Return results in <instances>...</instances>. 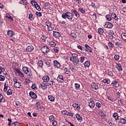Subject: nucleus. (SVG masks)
Returning a JSON list of instances; mask_svg holds the SVG:
<instances>
[{
	"mask_svg": "<svg viewBox=\"0 0 126 126\" xmlns=\"http://www.w3.org/2000/svg\"><path fill=\"white\" fill-rule=\"evenodd\" d=\"M48 98L51 102H54V101H55V97L52 95H48Z\"/></svg>",
	"mask_w": 126,
	"mask_h": 126,
	"instance_id": "29",
	"label": "nucleus"
},
{
	"mask_svg": "<svg viewBox=\"0 0 126 126\" xmlns=\"http://www.w3.org/2000/svg\"><path fill=\"white\" fill-rule=\"evenodd\" d=\"M89 106L91 108H94L95 107V103H94V101L93 100H90V102L89 103Z\"/></svg>",
	"mask_w": 126,
	"mask_h": 126,
	"instance_id": "18",
	"label": "nucleus"
},
{
	"mask_svg": "<svg viewBox=\"0 0 126 126\" xmlns=\"http://www.w3.org/2000/svg\"><path fill=\"white\" fill-rule=\"evenodd\" d=\"M111 84L115 87H119V86L120 85V84L116 80L113 81Z\"/></svg>",
	"mask_w": 126,
	"mask_h": 126,
	"instance_id": "19",
	"label": "nucleus"
},
{
	"mask_svg": "<svg viewBox=\"0 0 126 126\" xmlns=\"http://www.w3.org/2000/svg\"><path fill=\"white\" fill-rule=\"evenodd\" d=\"M49 45H50V47H55L56 46V43L54 41H50L49 43Z\"/></svg>",
	"mask_w": 126,
	"mask_h": 126,
	"instance_id": "40",
	"label": "nucleus"
},
{
	"mask_svg": "<svg viewBox=\"0 0 126 126\" xmlns=\"http://www.w3.org/2000/svg\"><path fill=\"white\" fill-rule=\"evenodd\" d=\"M12 90L11 89H9L6 93L7 95H12Z\"/></svg>",
	"mask_w": 126,
	"mask_h": 126,
	"instance_id": "35",
	"label": "nucleus"
},
{
	"mask_svg": "<svg viewBox=\"0 0 126 126\" xmlns=\"http://www.w3.org/2000/svg\"><path fill=\"white\" fill-rule=\"evenodd\" d=\"M57 80L59 83H62L63 82V76L62 75H59L57 77Z\"/></svg>",
	"mask_w": 126,
	"mask_h": 126,
	"instance_id": "6",
	"label": "nucleus"
},
{
	"mask_svg": "<svg viewBox=\"0 0 126 126\" xmlns=\"http://www.w3.org/2000/svg\"><path fill=\"white\" fill-rule=\"evenodd\" d=\"M77 48L78 49H79V50H81V51H83V49H84V48L80 45H78L77 46Z\"/></svg>",
	"mask_w": 126,
	"mask_h": 126,
	"instance_id": "63",
	"label": "nucleus"
},
{
	"mask_svg": "<svg viewBox=\"0 0 126 126\" xmlns=\"http://www.w3.org/2000/svg\"><path fill=\"white\" fill-rule=\"evenodd\" d=\"M53 36L55 38H60L61 37V33L58 32L53 31Z\"/></svg>",
	"mask_w": 126,
	"mask_h": 126,
	"instance_id": "9",
	"label": "nucleus"
},
{
	"mask_svg": "<svg viewBox=\"0 0 126 126\" xmlns=\"http://www.w3.org/2000/svg\"><path fill=\"white\" fill-rule=\"evenodd\" d=\"M85 48H86L88 53H92V52H93L92 48L91 47H90V46H89V45H88L87 44H85Z\"/></svg>",
	"mask_w": 126,
	"mask_h": 126,
	"instance_id": "10",
	"label": "nucleus"
},
{
	"mask_svg": "<svg viewBox=\"0 0 126 126\" xmlns=\"http://www.w3.org/2000/svg\"><path fill=\"white\" fill-rule=\"evenodd\" d=\"M38 64L39 66H43V61H38Z\"/></svg>",
	"mask_w": 126,
	"mask_h": 126,
	"instance_id": "61",
	"label": "nucleus"
},
{
	"mask_svg": "<svg viewBox=\"0 0 126 126\" xmlns=\"http://www.w3.org/2000/svg\"><path fill=\"white\" fill-rule=\"evenodd\" d=\"M114 59L116 61H118V60H120V56L119 55H115L114 56Z\"/></svg>",
	"mask_w": 126,
	"mask_h": 126,
	"instance_id": "56",
	"label": "nucleus"
},
{
	"mask_svg": "<svg viewBox=\"0 0 126 126\" xmlns=\"http://www.w3.org/2000/svg\"><path fill=\"white\" fill-rule=\"evenodd\" d=\"M42 80H43L44 82H47L49 80H50V77L48 75H45L42 78Z\"/></svg>",
	"mask_w": 126,
	"mask_h": 126,
	"instance_id": "12",
	"label": "nucleus"
},
{
	"mask_svg": "<svg viewBox=\"0 0 126 126\" xmlns=\"http://www.w3.org/2000/svg\"><path fill=\"white\" fill-rule=\"evenodd\" d=\"M62 17L63 19H68L69 20V21H71L72 22H74L75 21V19H73V15H72V13L69 12H66L65 13H63L62 14Z\"/></svg>",
	"mask_w": 126,
	"mask_h": 126,
	"instance_id": "1",
	"label": "nucleus"
},
{
	"mask_svg": "<svg viewBox=\"0 0 126 126\" xmlns=\"http://www.w3.org/2000/svg\"><path fill=\"white\" fill-rule=\"evenodd\" d=\"M5 70V69L3 67L0 66V74H1L2 72H3Z\"/></svg>",
	"mask_w": 126,
	"mask_h": 126,
	"instance_id": "47",
	"label": "nucleus"
},
{
	"mask_svg": "<svg viewBox=\"0 0 126 126\" xmlns=\"http://www.w3.org/2000/svg\"><path fill=\"white\" fill-rule=\"evenodd\" d=\"M31 3H32V5H34V6H35L36 5H37L38 4V3H37V2L35 1V0H32L31 1Z\"/></svg>",
	"mask_w": 126,
	"mask_h": 126,
	"instance_id": "46",
	"label": "nucleus"
},
{
	"mask_svg": "<svg viewBox=\"0 0 126 126\" xmlns=\"http://www.w3.org/2000/svg\"><path fill=\"white\" fill-rule=\"evenodd\" d=\"M45 63L46 64L47 67H49L51 66V63L49 62H46Z\"/></svg>",
	"mask_w": 126,
	"mask_h": 126,
	"instance_id": "64",
	"label": "nucleus"
},
{
	"mask_svg": "<svg viewBox=\"0 0 126 126\" xmlns=\"http://www.w3.org/2000/svg\"><path fill=\"white\" fill-rule=\"evenodd\" d=\"M40 87L43 89V90H46V89L48 88V85L47 83H42L40 84Z\"/></svg>",
	"mask_w": 126,
	"mask_h": 126,
	"instance_id": "13",
	"label": "nucleus"
},
{
	"mask_svg": "<svg viewBox=\"0 0 126 126\" xmlns=\"http://www.w3.org/2000/svg\"><path fill=\"white\" fill-rule=\"evenodd\" d=\"M91 87L93 89H94V90H98V89H99V86H98V84L96 83H92Z\"/></svg>",
	"mask_w": 126,
	"mask_h": 126,
	"instance_id": "7",
	"label": "nucleus"
},
{
	"mask_svg": "<svg viewBox=\"0 0 126 126\" xmlns=\"http://www.w3.org/2000/svg\"><path fill=\"white\" fill-rule=\"evenodd\" d=\"M98 33L99 35H103L104 33V30L102 28H98Z\"/></svg>",
	"mask_w": 126,
	"mask_h": 126,
	"instance_id": "23",
	"label": "nucleus"
},
{
	"mask_svg": "<svg viewBox=\"0 0 126 126\" xmlns=\"http://www.w3.org/2000/svg\"><path fill=\"white\" fill-rule=\"evenodd\" d=\"M105 28H108V29H112L113 28V24L107 22L105 23V24L104 25Z\"/></svg>",
	"mask_w": 126,
	"mask_h": 126,
	"instance_id": "5",
	"label": "nucleus"
},
{
	"mask_svg": "<svg viewBox=\"0 0 126 126\" xmlns=\"http://www.w3.org/2000/svg\"><path fill=\"white\" fill-rule=\"evenodd\" d=\"M71 12L73 13V14L75 15L76 17H77V18L80 17V15H79V14L78 13V12L76 10L72 9Z\"/></svg>",
	"mask_w": 126,
	"mask_h": 126,
	"instance_id": "11",
	"label": "nucleus"
},
{
	"mask_svg": "<svg viewBox=\"0 0 126 126\" xmlns=\"http://www.w3.org/2000/svg\"><path fill=\"white\" fill-rule=\"evenodd\" d=\"M106 18L108 21H111V20H112V18L110 16V15H106Z\"/></svg>",
	"mask_w": 126,
	"mask_h": 126,
	"instance_id": "45",
	"label": "nucleus"
},
{
	"mask_svg": "<svg viewBox=\"0 0 126 126\" xmlns=\"http://www.w3.org/2000/svg\"><path fill=\"white\" fill-rule=\"evenodd\" d=\"M5 101L4 99H3V95L0 94V103L1 102H5Z\"/></svg>",
	"mask_w": 126,
	"mask_h": 126,
	"instance_id": "36",
	"label": "nucleus"
},
{
	"mask_svg": "<svg viewBox=\"0 0 126 126\" xmlns=\"http://www.w3.org/2000/svg\"><path fill=\"white\" fill-rule=\"evenodd\" d=\"M35 14L37 15V16H39V17H41L42 16V13L40 12L36 11Z\"/></svg>",
	"mask_w": 126,
	"mask_h": 126,
	"instance_id": "51",
	"label": "nucleus"
},
{
	"mask_svg": "<svg viewBox=\"0 0 126 126\" xmlns=\"http://www.w3.org/2000/svg\"><path fill=\"white\" fill-rule=\"evenodd\" d=\"M62 114H63V115H66V116H67V114L68 113V111H66V110H63L62 111Z\"/></svg>",
	"mask_w": 126,
	"mask_h": 126,
	"instance_id": "54",
	"label": "nucleus"
},
{
	"mask_svg": "<svg viewBox=\"0 0 126 126\" xmlns=\"http://www.w3.org/2000/svg\"><path fill=\"white\" fill-rule=\"evenodd\" d=\"M33 50H34V47H33V46H29L26 48L27 52H32Z\"/></svg>",
	"mask_w": 126,
	"mask_h": 126,
	"instance_id": "16",
	"label": "nucleus"
},
{
	"mask_svg": "<svg viewBox=\"0 0 126 126\" xmlns=\"http://www.w3.org/2000/svg\"><path fill=\"white\" fill-rule=\"evenodd\" d=\"M116 68H117L118 70H119V71H122V70H123L122 65H121L120 63L116 65Z\"/></svg>",
	"mask_w": 126,
	"mask_h": 126,
	"instance_id": "25",
	"label": "nucleus"
},
{
	"mask_svg": "<svg viewBox=\"0 0 126 126\" xmlns=\"http://www.w3.org/2000/svg\"><path fill=\"white\" fill-rule=\"evenodd\" d=\"M49 119L50 122H53V121L55 120V116H54L53 115H51L49 117Z\"/></svg>",
	"mask_w": 126,
	"mask_h": 126,
	"instance_id": "44",
	"label": "nucleus"
},
{
	"mask_svg": "<svg viewBox=\"0 0 126 126\" xmlns=\"http://www.w3.org/2000/svg\"><path fill=\"white\" fill-rule=\"evenodd\" d=\"M11 126H19V123L17 122L13 123Z\"/></svg>",
	"mask_w": 126,
	"mask_h": 126,
	"instance_id": "43",
	"label": "nucleus"
},
{
	"mask_svg": "<svg viewBox=\"0 0 126 126\" xmlns=\"http://www.w3.org/2000/svg\"><path fill=\"white\" fill-rule=\"evenodd\" d=\"M7 34L8 36H9V37H13V35H14V32L11 30H9L7 32Z\"/></svg>",
	"mask_w": 126,
	"mask_h": 126,
	"instance_id": "17",
	"label": "nucleus"
},
{
	"mask_svg": "<svg viewBox=\"0 0 126 126\" xmlns=\"http://www.w3.org/2000/svg\"><path fill=\"white\" fill-rule=\"evenodd\" d=\"M64 72L66 74H68L70 72V70H69V69H68L67 68H65L64 69Z\"/></svg>",
	"mask_w": 126,
	"mask_h": 126,
	"instance_id": "34",
	"label": "nucleus"
},
{
	"mask_svg": "<svg viewBox=\"0 0 126 126\" xmlns=\"http://www.w3.org/2000/svg\"><path fill=\"white\" fill-rule=\"evenodd\" d=\"M41 51L42 52V53L46 55V54H48L49 52H50V48H49L48 46H43L41 48Z\"/></svg>",
	"mask_w": 126,
	"mask_h": 126,
	"instance_id": "4",
	"label": "nucleus"
},
{
	"mask_svg": "<svg viewBox=\"0 0 126 126\" xmlns=\"http://www.w3.org/2000/svg\"><path fill=\"white\" fill-rule=\"evenodd\" d=\"M13 71L17 76H19V77H21V78H24L25 77H24V74L20 71L19 69L14 68Z\"/></svg>",
	"mask_w": 126,
	"mask_h": 126,
	"instance_id": "3",
	"label": "nucleus"
},
{
	"mask_svg": "<svg viewBox=\"0 0 126 126\" xmlns=\"http://www.w3.org/2000/svg\"><path fill=\"white\" fill-rule=\"evenodd\" d=\"M76 118L78 121V122H82V118L80 116V115L78 114L75 115Z\"/></svg>",
	"mask_w": 126,
	"mask_h": 126,
	"instance_id": "20",
	"label": "nucleus"
},
{
	"mask_svg": "<svg viewBox=\"0 0 126 126\" xmlns=\"http://www.w3.org/2000/svg\"><path fill=\"white\" fill-rule=\"evenodd\" d=\"M78 10L81 13H82L83 14L85 13V10H84V9L82 7H79Z\"/></svg>",
	"mask_w": 126,
	"mask_h": 126,
	"instance_id": "30",
	"label": "nucleus"
},
{
	"mask_svg": "<svg viewBox=\"0 0 126 126\" xmlns=\"http://www.w3.org/2000/svg\"><path fill=\"white\" fill-rule=\"evenodd\" d=\"M47 82V85L48 86H50L51 85H55V84H54V83H55V82H54V81H53L52 80H49Z\"/></svg>",
	"mask_w": 126,
	"mask_h": 126,
	"instance_id": "22",
	"label": "nucleus"
},
{
	"mask_svg": "<svg viewBox=\"0 0 126 126\" xmlns=\"http://www.w3.org/2000/svg\"><path fill=\"white\" fill-rule=\"evenodd\" d=\"M32 89H33L34 90H37V87L36 86V85L32 84Z\"/></svg>",
	"mask_w": 126,
	"mask_h": 126,
	"instance_id": "57",
	"label": "nucleus"
},
{
	"mask_svg": "<svg viewBox=\"0 0 126 126\" xmlns=\"http://www.w3.org/2000/svg\"><path fill=\"white\" fill-rule=\"evenodd\" d=\"M14 87L15 88H19L20 89L21 87V83L17 82V83H15L14 84Z\"/></svg>",
	"mask_w": 126,
	"mask_h": 126,
	"instance_id": "14",
	"label": "nucleus"
},
{
	"mask_svg": "<svg viewBox=\"0 0 126 126\" xmlns=\"http://www.w3.org/2000/svg\"><path fill=\"white\" fill-rule=\"evenodd\" d=\"M34 16H33V14H32V13H30L29 14V19L32 21V20H34Z\"/></svg>",
	"mask_w": 126,
	"mask_h": 126,
	"instance_id": "31",
	"label": "nucleus"
},
{
	"mask_svg": "<svg viewBox=\"0 0 126 126\" xmlns=\"http://www.w3.org/2000/svg\"><path fill=\"white\" fill-rule=\"evenodd\" d=\"M29 95L30 97L32 98V99H37V94H35L34 92H31L29 93Z\"/></svg>",
	"mask_w": 126,
	"mask_h": 126,
	"instance_id": "8",
	"label": "nucleus"
},
{
	"mask_svg": "<svg viewBox=\"0 0 126 126\" xmlns=\"http://www.w3.org/2000/svg\"><path fill=\"white\" fill-rule=\"evenodd\" d=\"M54 51L55 53H58L59 52V48L55 47L54 48Z\"/></svg>",
	"mask_w": 126,
	"mask_h": 126,
	"instance_id": "62",
	"label": "nucleus"
},
{
	"mask_svg": "<svg viewBox=\"0 0 126 126\" xmlns=\"http://www.w3.org/2000/svg\"><path fill=\"white\" fill-rule=\"evenodd\" d=\"M119 123L123 124V125H125L126 124V120L125 118H120L119 120Z\"/></svg>",
	"mask_w": 126,
	"mask_h": 126,
	"instance_id": "21",
	"label": "nucleus"
},
{
	"mask_svg": "<svg viewBox=\"0 0 126 126\" xmlns=\"http://www.w3.org/2000/svg\"><path fill=\"white\" fill-rule=\"evenodd\" d=\"M71 56L74 58H77L78 57V55L76 53H72Z\"/></svg>",
	"mask_w": 126,
	"mask_h": 126,
	"instance_id": "59",
	"label": "nucleus"
},
{
	"mask_svg": "<svg viewBox=\"0 0 126 126\" xmlns=\"http://www.w3.org/2000/svg\"><path fill=\"white\" fill-rule=\"evenodd\" d=\"M22 70L26 74H27L29 78H31L32 76H33V73H32V71L30 68L26 66L23 67Z\"/></svg>",
	"mask_w": 126,
	"mask_h": 126,
	"instance_id": "2",
	"label": "nucleus"
},
{
	"mask_svg": "<svg viewBox=\"0 0 126 126\" xmlns=\"http://www.w3.org/2000/svg\"><path fill=\"white\" fill-rule=\"evenodd\" d=\"M121 38L123 39V41H124L126 43V33H123L121 34Z\"/></svg>",
	"mask_w": 126,
	"mask_h": 126,
	"instance_id": "24",
	"label": "nucleus"
},
{
	"mask_svg": "<svg viewBox=\"0 0 126 126\" xmlns=\"http://www.w3.org/2000/svg\"><path fill=\"white\" fill-rule=\"evenodd\" d=\"M47 29L48 30V31H52L53 29H54L53 28V27H52V25L49 27H47Z\"/></svg>",
	"mask_w": 126,
	"mask_h": 126,
	"instance_id": "58",
	"label": "nucleus"
},
{
	"mask_svg": "<svg viewBox=\"0 0 126 126\" xmlns=\"http://www.w3.org/2000/svg\"><path fill=\"white\" fill-rule=\"evenodd\" d=\"M84 65L86 67H89L90 66V62L87 61L84 63Z\"/></svg>",
	"mask_w": 126,
	"mask_h": 126,
	"instance_id": "27",
	"label": "nucleus"
},
{
	"mask_svg": "<svg viewBox=\"0 0 126 126\" xmlns=\"http://www.w3.org/2000/svg\"><path fill=\"white\" fill-rule=\"evenodd\" d=\"M85 60V57H81L80 58V61L81 63H83Z\"/></svg>",
	"mask_w": 126,
	"mask_h": 126,
	"instance_id": "53",
	"label": "nucleus"
},
{
	"mask_svg": "<svg viewBox=\"0 0 126 126\" xmlns=\"http://www.w3.org/2000/svg\"><path fill=\"white\" fill-rule=\"evenodd\" d=\"M113 34H114V32H109L108 35L109 36V38H110V40H112V39H113V38H114V36L113 35Z\"/></svg>",
	"mask_w": 126,
	"mask_h": 126,
	"instance_id": "33",
	"label": "nucleus"
},
{
	"mask_svg": "<svg viewBox=\"0 0 126 126\" xmlns=\"http://www.w3.org/2000/svg\"><path fill=\"white\" fill-rule=\"evenodd\" d=\"M73 107H74V108H77L78 110H80V105L78 104H77L76 103H74L72 105Z\"/></svg>",
	"mask_w": 126,
	"mask_h": 126,
	"instance_id": "26",
	"label": "nucleus"
},
{
	"mask_svg": "<svg viewBox=\"0 0 126 126\" xmlns=\"http://www.w3.org/2000/svg\"><path fill=\"white\" fill-rule=\"evenodd\" d=\"M118 103V105H119V106H122V105H123V104H124V101H123L121 99H119Z\"/></svg>",
	"mask_w": 126,
	"mask_h": 126,
	"instance_id": "37",
	"label": "nucleus"
},
{
	"mask_svg": "<svg viewBox=\"0 0 126 126\" xmlns=\"http://www.w3.org/2000/svg\"><path fill=\"white\" fill-rule=\"evenodd\" d=\"M80 87V85L79 84H78V83L75 84V88L76 90H78Z\"/></svg>",
	"mask_w": 126,
	"mask_h": 126,
	"instance_id": "38",
	"label": "nucleus"
},
{
	"mask_svg": "<svg viewBox=\"0 0 126 126\" xmlns=\"http://www.w3.org/2000/svg\"><path fill=\"white\" fill-rule=\"evenodd\" d=\"M72 63H75V64H78V63H79V59L78 58H77L74 61H72Z\"/></svg>",
	"mask_w": 126,
	"mask_h": 126,
	"instance_id": "41",
	"label": "nucleus"
},
{
	"mask_svg": "<svg viewBox=\"0 0 126 126\" xmlns=\"http://www.w3.org/2000/svg\"><path fill=\"white\" fill-rule=\"evenodd\" d=\"M4 79H5V77L4 76L0 75V81H4Z\"/></svg>",
	"mask_w": 126,
	"mask_h": 126,
	"instance_id": "49",
	"label": "nucleus"
},
{
	"mask_svg": "<svg viewBox=\"0 0 126 126\" xmlns=\"http://www.w3.org/2000/svg\"><path fill=\"white\" fill-rule=\"evenodd\" d=\"M95 106H96V107H97V108H98V109H100V108H101V107H102V104H101L99 102H96L95 104Z\"/></svg>",
	"mask_w": 126,
	"mask_h": 126,
	"instance_id": "42",
	"label": "nucleus"
},
{
	"mask_svg": "<svg viewBox=\"0 0 126 126\" xmlns=\"http://www.w3.org/2000/svg\"><path fill=\"white\" fill-rule=\"evenodd\" d=\"M102 82H103V83H107V84H110V79H104L103 80H102Z\"/></svg>",
	"mask_w": 126,
	"mask_h": 126,
	"instance_id": "28",
	"label": "nucleus"
},
{
	"mask_svg": "<svg viewBox=\"0 0 126 126\" xmlns=\"http://www.w3.org/2000/svg\"><path fill=\"white\" fill-rule=\"evenodd\" d=\"M53 63L55 66H56L58 68L61 67V64L60 63H59V62H58V61L55 60L53 62Z\"/></svg>",
	"mask_w": 126,
	"mask_h": 126,
	"instance_id": "15",
	"label": "nucleus"
},
{
	"mask_svg": "<svg viewBox=\"0 0 126 126\" xmlns=\"http://www.w3.org/2000/svg\"><path fill=\"white\" fill-rule=\"evenodd\" d=\"M115 45H116V46H117L118 47V48H119L120 47L122 46V44L121 43V41H117L115 43Z\"/></svg>",
	"mask_w": 126,
	"mask_h": 126,
	"instance_id": "39",
	"label": "nucleus"
},
{
	"mask_svg": "<svg viewBox=\"0 0 126 126\" xmlns=\"http://www.w3.org/2000/svg\"><path fill=\"white\" fill-rule=\"evenodd\" d=\"M108 46L110 47V48H113L114 47V44H113V43L112 42H108Z\"/></svg>",
	"mask_w": 126,
	"mask_h": 126,
	"instance_id": "60",
	"label": "nucleus"
},
{
	"mask_svg": "<svg viewBox=\"0 0 126 126\" xmlns=\"http://www.w3.org/2000/svg\"><path fill=\"white\" fill-rule=\"evenodd\" d=\"M77 59V58L76 57H73L72 56V57L70 58V62H73L75 60H76Z\"/></svg>",
	"mask_w": 126,
	"mask_h": 126,
	"instance_id": "55",
	"label": "nucleus"
},
{
	"mask_svg": "<svg viewBox=\"0 0 126 126\" xmlns=\"http://www.w3.org/2000/svg\"><path fill=\"white\" fill-rule=\"evenodd\" d=\"M6 17L7 18L9 19H11V20L12 21H13V18H12V17H11V16H10V15H9V14H6Z\"/></svg>",
	"mask_w": 126,
	"mask_h": 126,
	"instance_id": "48",
	"label": "nucleus"
},
{
	"mask_svg": "<svg viewBox=\"0 0 126 126\" xmlns=\"http://www.w3.org/2000/svg\"><path fill=\"white\" fill-rule=\"evenodd\" d=\"M45 24L47 27H49V26H51L52 25V24H51V22H50L49 21H46Z\"/></svg>",
	"mask_w": 126,
	"mask_h": 126,
	"instance_id": "52",
	"label": "nucleus"
},
{
	"mask_svg": "<svg viewBox=\"0 0 126 126\" xmlns=\"http://www.w3.org/2000/svg\"><path fill=\"white\" fill-rule=\"evenodd\" d=\"M35 7L36 9H37V10H38V11H41V7H40V6L38 4L35 6Z\"/></svg>",
	"mask_w": 126,
	"mask_h": 126,
	"instance_id": "50",
	"label": "nucleus"
},
{
	"mask_svg": "<svg viewBox=\"0 0 126 126\" xmlns=\"http://www.w3.org/2000/svg\"><path fill=\"white\" fill-rule=\"evenodd\" d=\"M113 117L114 118L115 120H116V121L119 120V116L117 113H114L113 114Z\"/></svg>",
	"mask_w": 126,
	"mask_h": 126,
	"instance_id": "32",
	"label": "nucleus"
}]
</instances>
